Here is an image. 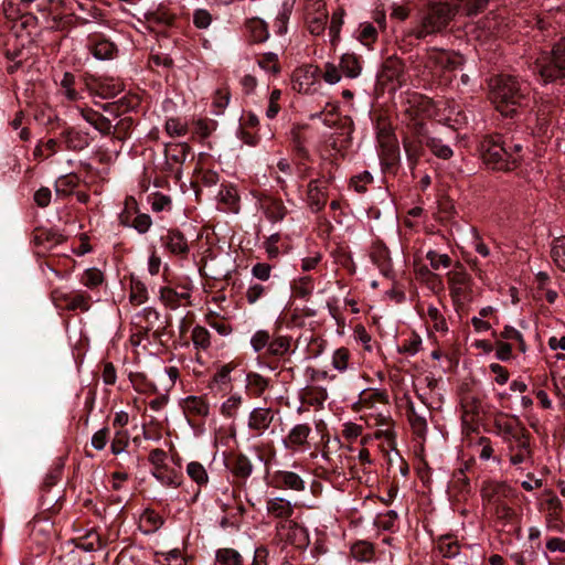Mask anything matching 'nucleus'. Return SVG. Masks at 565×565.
<instances>
[{
  "instance_id": "nucleus-22",
  "label": "nucleus",
  "mask_w": 565,
  "mask_h": 565,
  "mask_svg": "<svg viewBox=\"0 0 565 565\" xmlns=\"http://www.w3.org/2000/svg\"><path fill=\"white\" fill-rule=\"evenodd\" d=\"M390 403L388 394L381 388H365L359 394L355 403L358 412H366L373 409L377 404L387 405Z\"/></svg>"
},
{
  "instance_id": "nucleus-35",
  "label": "nucleus",
  "mask_w": 565,
  "mask_h": 565,
  "mask_svg": "<svg viewBox=\"0 0 565 565\" xmlns=\"http://www.w3.org/2000/svg\"><path fill=\"white\" fill-rule=\"evenodd\" d=\"M235 361L218 366L211 379V385H216L218 388H227L232 382L231 373L237 367Z\"/></svg>"
},
{
  "instance_id": "nucleus-49",
  "label": "nucleus",
  "mask_w": 565,
  "mask_h": 565,
  "mask_svg": "<svg viewBox=\"0 0 565 565\" xmlns=\"http://www.w3.org/2000/svg\"><path fill=\"white\" fill-rule=\"evenodd\" d=\"M489 0H456L452 6L456 9V13H463L466 15H473L483 10Z\"/></svg>"
},
{
  "instance_id": "nucleus-41",
  "label": "nucleus",
  "mask_w": 565,
  "mask_h": 565,
  "mask_svg": "<svg viewBox=\"0 0 565 565\" xmlns=\"http://www.w3.org/2000/svg\"><path fill=\"white\" fill-rule=\"evenodd\" d=\"M75 546L85 552H94L100 550L104 542L96 531H89L76 540Z\"/></svg>"
},
{
  "instance_id": "nucleus-34",
  "label": "nucleus",
  "mask_w": 565,
  "mask_h": 565,
  "mask_svg": "<svg viewBox=\"0 0 565 565\" xmlns=\"http://www.w3.org/2000/svg\"><path fill=\"white\" fill-rule=\"evenodd\" d=\"M245 28L253 43H263L269 38L268 25L259 18L248 19Z\"/></svg>"
},
{
  "instance_id": "nucleus-43",
  "label": "nucleus",
  "mask_w": 565,
  "mask_h": 565,
  "mask_svg": "<svg viewBox=\"0 0 565 565\" xmlns=\"http://www.w3.org/2000/svg\"><path fill=\"white\" fill-rule=\"evenodd\" d=\"M514 502H508L488 511L492 518L502 525L511 524L516 520V512L513 509Z\"/></svg>"
},
{
  "instance_id": "nucleus-6",
  "label": "nucleus",
  "mask_w": 565,
  "mask_h": 565,
  "mask_svg": "<svg viewBox=\"0 0 565 565\" xmlns=\"http://www.w3.org/2000/svg\"><path fill=\"white\" fill-rule=\"evenodd\" d=\"M132 333L131 343L141 344L142 340L161 341L164 334L167 323L161 319V315L152 307H146L138 311L131 319Z\"/></svg>"
},
{
  "instance_id": "nucleus-23",
  "label": "nucleus",
  "mask_w": 565,
  "mask_h": 565,
  "mask_svg": "<svg viewBox=\"0 0 565 565\" xmlns=\"http://www.w3.org/2000/svg\"><path fill=\"white\" fill-rule=\"evenodd\" d=\"M274 417L275 413L270 407H256L249 414L248 428L260 436L270 427Z\"/></svg>"
},
{
  "instance_id": "nucleus-18",
  "label": "nucleus",
  "mask_w": 565,
  "mask_h": 565,
  "mask_svg": "<svg viewBox=\"0 0 565 565\" xmlns=\"http://www.w3.org/2000/svg\"><path fill=\"white\" fill-rule=\"evenodd\" d=\"M162 245L172 255L185 259L190 253V246L184 234L178 228L168 230L161 237Z\"/></svg>"
},
{
  "instance_id": "nucleus-58",
  "label": "nucleus",
  "mask_w": 565,
  "mask_h": 565,
  "mask_svg": "<svg viewBox=\"0 0 565 565\" xmlns=\"http://www.w3.org/2000/svg\"><path fill=\"white\" fill-rule=\"evenodd\" d=\"M306 20L309 32L313 35H320L324 32L328 21V12H321L313 15L310 13L306 14Z\"/></svg>"
},
{
  "instance_id": "nucleus-5",
  "label": "nucleus",
  "mask_w": 565,
  "mask_h": 565,
  "mask_svg": "<svg viewBox=\"0 0 565 565\" xmlns=\"http://www.w3.org/2000/svg\"><path fill=\"white\" fill-rule=\"evenodd\" d=\"M408 107L405 113L413 120V129L417 135L416 140L409 138L403 139V146L406 151L407 158L413 163H416L420 157L422 146L425 145V124L420 119V113L429 106V100L422 95L414 94L407 99Z\"/></svg>"
},
{
  "instance_id": "nucleus-14",
  "label": "nucleus",
  "mask_w": 565,
  "mask_h": 565,
  "mask_svg": "<svg viewBox=\"0 0 565 565\" xmlns=\"http://www.w3.org/2000/svg\"><path fill=\"white\" fill-rule=\"evenodd\" d=\"M159 298L166 307L175 310L191 303V288L188 285H180L177 288L164 286L160 288Z\"/></svg>"
},
{
  "instance_id": "nucleus-45",
  "label": "nucleus",
  "mask_w": 565,
  "mask_h": 565,
  "mask_svg": "<svg viewBox=\"0 0 565 565\" xmlns=\"http://www.w3.org/2000/svg\"><path fill=\"white\" fill-rule=\"evenodd\" d=\"M328 398V392L321 386H307L301 395V399L311 406H322Z\"/></svg>"
},
{
  "instance_id": "nucleus-62",
  "label": "nucleus",
  "mask_w": 565,
  "mask_h": 565,
  "mask_svg": "<svg viewBox=\"0 0 565 565\" xmlns=\"http://www.w3.org/2000/svg\"><path fill=\"white\" fill-rule=\"evenodd\" d=\"M269 291V287L260 282H250L245 291L246 301L249 305L256 303L264 298Z\"/></svg>"
},
{
  "instance_id": "nucleus-31",
  "label": "nucleus",
  "mask_w": 565,
  "mask_h": 565,
  "mask_svg": "<svg viewBox=\"0 0 565 565\" xmlns=\"http://www.w3.org/2000/svg\"><path fill=\"white\" fill-rule=\"evenodd\" d=\"M232 475L239 479H247L253 473V463L244 454L233 455L227 462Z\"/></svg>"
},
{
  "instance_id": "nucleus-30",
  "label": "nucleus",
  "mask_w": 565,
  "mask_h": 565,
  "mask_svg": "<svg viewBox=\"0 0 565 565\" xmlns=\"http://www.w3.org/2000/svg\"><path fill=\"white\" fill-rule=\"evenodd\" d=\"M318 68L312 65H306L297 70L292 81V88L301 94H308L315 84V76Z\"/></svg>"
},
{
  "instance_id": "nucleus-52",
  "label": "nucleus",
  "mask_w": 565,
  "mask_h": 565,
  "mask_svg": "<svg viewBox=\"0 0 565 565\" xmlns=\"http://www.w3.org/2000/svg\"><path fill=\"white\" fill-rule=\"evenodd\" d=\"M148 300V290L146 285L139 280L132 278L130 280V292L129 301L134 306H140Z\"/></svg>"
},
{
  "instance_id": "nucleus-24",
  "label": "nucleus",
  "mask_w": 565,
  "mask_h": 565,
  "mask_svg": "<svg viewBox=\"0 0 565 565\" xmlns=\"http://www.w3.org/2000/svg\"><path fill=\"white\" fill-rule=\"evenodd\" d=\"M88 41V49L96 58L111 60L116 56L117 46L108 39L102 35H93Z\"/></svg>"
},
{
  "instance_id": "nucleus-1",
  "label": "nucleus",
  "mask_w": 565,
  "mask_h": 565,
  "mask_svg": "<svg viewBox=\"0 0 565 565\" xmlns=\"http://www.w3.org/2000/svg\"><path fill=\"white\" fill-rule=\"evenodd\" d=\"M489 87L491 103L504 117L513 118L530 105V84L516 76L498 75L490 79Z\"/></svg>"
},
{
  "instance_id": "nucleus-3",
  "label": "nucleus",
  "mask_w": 565,
  "mask_h": 565,
  "mask_svg": "<svg viewBox=\"0 0 565 565\" xmlns=\"http://www.w3.org/2000/svg\"><path fill=\"white\" fill-rule=\"evenodd\" d=\"M523 146L519 142L507 141L501 135L483 138L480 152L483 163L497 171H512L520 167L523 160Z\"/></svg>"
},
{
  "instance_id": "nucleus-53",
  "label": "nucleus",
  "mask_w": 565,
  "mask_h": 565,
  "mask_svg": "<svg viewBox=\"0 0 565 565\" xmlns=\"http://www.w3.org/2000/svg\"><path fill=\"white\" fill-rule=\"evenodd\" d=\"M216 562L218 565H244L243 556L239 552L230 547L216 551Z\"/></svg>"
},
{
  "instance_id": "nucleus-10",
  "label": "nucleus",
  "mask_w": 565,
  "mask_h": 565,
  "mask_svg": "<svg viewBox=\"0 0 565 565\" xmlns=\"http://www.w3.org/2000/svg\"><path fill=\"white\" fill-rule=\"evenodd\" d=\"M448 288L455 303H462L471 292L472 278L465 266L457 262L447 273Z\"/></svg>"
},
{
  "instance_id": "nucleus-19",
  "label": "nucleus",
  "mask_w": 565,
  "mask_h": 565,
  "mask_svg": "<svg viewBox=\"0 0 565 565\" xmlns=\"http://www.w3.org/2000/svg\"><path fill=\"white\" fill-rule=\"evenodd\" d=\"M191 151L186 142H170L166 145L164 157L169 171L180 174L181 166L185 162Z\"/></svg>"
},
{
  "instance_id": "nucleus-54",
  "label": "nucleus",
  "mask_w": 565,
  "mask_h": 565,
  "mask_svg": "<svg viewBox=\"0 0 565 565\" xmlns=\"http://www.w3.org/2000/svg\"><path fill=\"white\" fill-rule=\"evenodd\" d=\"M438 551L443 557L451 558L459 554L460 545L451 535H444L438 540Z\"/></svg>"
},
{
  "instance_id": "nucleus-36",
  "label": "nucleus",
  "mask_w": 565,
  "mask_h": 565,
  "mask_svg": "<svg viewBox=\"0 0 565 565\" xmlns=\"http://www.w3.org/2000/svg\"><path fill=\"white\" fill-rule=\"evenodd\" d=\"M146 19L150 24L153 25L172 26L175 22L177 17L167 8L159 7L156 10L147 13Z\"/></svg>"
},
{
  "instance_id": "nucleus-8",
  "label": "nucleus",
  "mask_w": 565,
  "mask_h": 565,
  "mask_svg": "<svg viewBox=\"0 0 565 565\" xmlns=\"http://www.w3.org/2000/svg\"><path fill=\"white\" fill-rule=\"evenodd\" d=\"M463 64V57L455 52L431 49L427 53L425 61V68L429 70L433 77H445V81H450L448 74L455 72Z\"/></svg>"
},
{
  "instance_id": "nucleus-32",
  "label": "nucleus",
  "mask_w": 565,
  "mask_h": 565,
  "mask_svg": "<svg viewBox=\"0 0 565 565\" xmlns=\"http://www.w3.org/2000/svg\"><path fill=\"white\" fill-rule=\"evenodd\" d=\"M292 338L289 335H271L268 350L265 354L269 358L284 359L291 351Z\"/></svg>"
},
{
  "instance_id": "nucleus-2",
  "label": "nucleus",
  "mask_w": 565,
  "mask_h": 565,
  "mask_svg": "<svg viewBox=\"0 0 565 565\" xmlns=\"http://www.w3.org/2000/svg\"><path fill=\"white\" fill-rule=\"evenodd\" d=\"M494 434L507 446L509 461L512 466L533 462L531 434L516 417L499 415L493 422Z\"/></svg>"
},
{
  "instance_id": "nucleus-40",
  "label": "nucleus",
  "mask_w": 565,
  "mask_h": 565,
  "mask_svg": "<svg viewBox=\"0 0 565 565\" xmlns=\"http://www.w3.org/2000/svg\"><path fill=\"white\" fill-rule=\"evenodd\" d=\"M140 523L145 527L143 532L149 534L158 531L163 525L164 520L154 510L146 509L140 516Z\"/></svg>"
},
{
  "instance_id": "nucleus-61",
  "label": "nucleus",
  "mask_w": 565,
  "mask_h": 565,
  "mask_svg": "<svg viewBox=\"0 0 565 565\" xmlns=\"http://www.w3.org/2000/svg\"><path fill=\"white\" fill-rule=\"evenodd\" d=\"M194 177L196 182L205 186L215 185L220 180V175L216 171L203 167H196L194 169Z\"/></svg>"
},
{
  "instance_id": "nucleus-26",
  "label": "nucleus",
  "mask_w": 565,
  "mask_h": 565,
  "mask_svg": "<svg viewBox=\"0 0 565 565\" xmlns=\"http://www.w3.org/2000/svg\"><path fill=\"white\" fill-rule=\"evenodd\" d=\"M32 242L35 246L50 250L54 246L63 243L64 236L54 230L38 227L33 231Z\"/></svg>"
},
{
  "instance_id": "nucleus-4",
  "label": "nucleus",
  "mask_w": 565,
  "mask_h": 565,
  "mask_svg": "<svg viewBox=\"0 0 565 565\" xmlns=\"http://www.w3.org/2000/svg\"><path fill=\"white\" fill-rule=\"evenodd\" d=\"M544 84L565 79V36L554 44L551 52H542L531 66Z\"/></svg>"
},
{
  "instance_id": "nucleus-25",
  "label": "nucleus",
  "mask_w": 565,
  "mask_h": 565,
  "mask_svg": "<svg viewBox=\"0 0 565 565\" xmlns=\"http://www.w3.org/2000/svg\"><path fill=\"white\" fill-rule=\"evenodd\" d=\"M61 142L64 145L65 150L81 151L88 147V134L79 131L75 128H66L61 132Z\"/></svg>"
},
{
  "instance_id": "nucleus-60",
  "label": "nucleus",
  "mask_w": 565,
  "mask_h": 565,
  "mask_svg": "<svg viewBox=\"0 0 565 565\" xmlns=\"http://www.w3.org/2000/svg\"><path fill=\"white\" fill-rule=\"evenodd\" d=\"M81 282L85 287L94 289L104 282V274L98 268H88L82 275Z\"/></svg>"
},
{
  "instance_id": "nucleus-44",
  "label": "nucleus",
  "mask_w": 565,
  "mask_h": 565,
  "mask_svg": "<svg viewBox=\"0 0 565 565\" xmlns=\"http://www.w3.org/2000/svg\"><path fill=\"white\" fill-rule=\"evenodd\" d=\"M79 178L74 173L62 175L55 181V192L63 198L68 196L77 188Z\"/></svg>"
},
{
  "instance_id": "nucleus-33",
  "label": "nucleus",
  "mask_w": 565,
  "mask_h": 565,
  "mask_svg": "<svg viewBox=\"0 0 565 565\" xmlns=\"http://www.w3.org/2000/svg\"><path fill=\"white\" fill-rule=\"evenodd\" d=\"M370 257L383 274H387L391 270L390 250L383 243L375 242L372 245Z\"/></svg>"
},
{
  "instance_id": "nucleus-51",
  "label": "nucleus",
  "mask_w": 565,
  "mask_h": 565,
  "mask_svg": "<svg viewBox=\"0 0 565 565\" xmlns=\"http://www.w3.org/2000/svg\"><path fill=\"white\" fill-rule=\"evenodd\" d=\"M191 340L196 350L207 351L211 348V333L202 326H195L191 332Z\"/></svg>"
},
{
  "instance_id": "nucleus-55",
  "label": "nucleus",
  "mask_w": 565,
  "mask_h": 565,
  "mask_svg": "<svg viewBox=\"0 0 565 565\" xmlns=\"http://www.w3.org/2000/svg\"><path fill=\"white\" fill-rule=\"evenodd\" d=\"M60 90L61 94L71 102H75L81 98L79 92L75 88V76L70 72L64 73Z\"/></svg>"
},
{
  "instance_id": "nucleus-59",
  "label": "nucleus",
  "mask_w": 565,
  "mask_h": 565,
  "mask_svg": "<svg viewBox=\"0 0 565 565\" xmlns=\"http://www.w3.org/2000/svg\"><path fill=\"white\" fill-rule=\"evenodd\" d=\"M427 317L434 328L435 331L440 333H446L448 331V324L444 317V315L440 312V310L430 305L427 308Z\"/></svg>"
},
{
  "instance_id": "nucleus-28",
  "label": "nucleus",
  "mask_w": 565,
  "mask_h": 565,
  "mask_svg": "<svg viewBox=\"0 0 565 565\" xmlns=\"http://www.w3.org/2000/svg\"><path fill=\"white\" fill-rule=\"evenodd\" d=\"M79 113L83 119L92 125L103 136H110L113 134V122L100 113L92 108H81Z\"/></svg>"
},
{
  "instance_id": "nucleus-42",
  "label": "nucleus",
  "mask_w": 565,
  "mask_h": 565,
  "mask_svg": "<svg viewBox=\"0 0 565 565\" xmlns=\"http://www.w3.org/2000/svg\"><path fill=\"white\" fill-rule=\"evenodd\" d=\"M268 379L260 375L259 373L249 372L246 375V388L252 395L256 397H259L268 388Z\"/></svg>"
},
{
  "instance_id": "nucleus-50",
  "label": "nucleus",
  "mask_w": 565,
  "mask_h": 565,
  "mask_svg": "<svg viewBox=\"0 0 565 565\" xmlns=\"http://www.w3.org/2000/svg\"><path fill=\"white\" fill-rule=\"evenodd\" d=\"M186 473L200 488L206 486L209 482L207 471L199 461L189 462L186 465Z\"/></svg>"
},
{
  "instance_id": "nucleus-64",
  "label": "nucleus",
  "mask_w": 565,
  "mask_h": 565,
  "mask_svg": "<svg viewBox=\"0 0 565 565\" xmlns=\"http://www.w3.org/2000/svg\"><path fill=\"white\" fill-rule=\"evenodd\" d=\"M130 435L126 429H118L110 444V450L114 455H120L129 445Z\"/></svg>"
},
{
  "instance_id": "nucleus-27",
  "label": "nucleus",
  "mask_w": 565,
  "mask_h": 565,
  "mask_svg": "<svg viewBox=\"0 0 565 565\" xmlns=\"http://www.w3.org/2000/svg\"><path fill=\"white\" fill-rule=\"evenodd\" d=\"M266 511L270 518L287 521L294 514V505L282 497H275L266 501Z\"/></svg>"
},
{
  "instance_id": "nucleus-47",
  "label": "nucleus",
  "mask_w": 565,
  "mask_h": 565,
  "mask_svg": "<svg viewBox=\"0 0 565 565\" xmlns=\"http://www.w3.org/2000/svg\"><path fill=\"white\" fill-rule=\"evenodd\" d=\"M138 213L139 206L137 200L134 196H127L124 202V209L118 215L119 224L129 227Z\"/></svg>"
},
{
  "instance_id": "nucleus-11",
  "label": "nucleus",
  "mask_w": 565,
  "mask_h": 565,
  "mask_svg": "<svg viewBox=\"0 0 565 565\" xmlns=\"http://www.w3.org/2000/svg\"><path fill=\"white\" fill-rule=\"evenodd\" d=\"M252 195L256 200L258 210L262 211L269 222L278 223L287 216L288 209L280 198L264 191H253Z\"/></svg>"
},
{
  "instance_id": "nucleus-9",
  "label": "nucleus",
  "mask_w": 565,
  "mask_h": 565,
  "mask_svg": "<svg viewBox=\"0 0 565 565\" xmlns=\"http://www.w3.org/2000/svg\"><path fill=\"white\" fill-rule=\"evenodd\" d=\"M483 508L491 511L501 504L515 502L518 493L510 484L504 481L487 480L483 481L480 490Z\"/></svg>"
},
{
  "instance_id": "nucleus-56",
  "label": "nucleus",
  "mask_w": 565,
  "mask_h": 565,
  "mask_svg": "<svg viewBox=\"0 0 565 565\" xmlns=\"http://www.w3.org/2000/svg\"><path fill=\"white\" fill-rule=\"evenodd\" d=\"M551 257L555 265L565 271V236H559L553 239L551 246Z\"/></svg>"
},
{
  "instance_id": "nucleus-7",
  "label": "nucleus",
  "mask_w": 565,
  "mask_h": 565,
  "mask_svg": "<svg viewBox=\"0 0 565 565\" xmlns=\"http://www.w3.org/2000/svg\"><path fill=\"white\" fill-rule=\"evenodd\" d=\"M456 14L452 3H434L429 7L422 23L413 30L412 34L417 39H424L429 34L439 32L447 26Z\"/></svg>"
},
{
  "instance_id": "nucleus-13",
  "label": "nucleus",
  "mask_w": 565,
  "mask_h": 565,
  "mask_svg": "<svg viewBox=\"0 0 565 565\" xmlns=\"http://www.w3.org/2000/svg\"><path fill=\"white\" fill-rule=\"evenodd\" d=\"M405 412L413 434L418 438H425L428 428L427 415H429L427 406L416 407L414 402L407 398Z\"/></svg>"
},
{
  "instance_id": "nucleus-46",
  "label": "nucleus",
  "mask_w": 565,
  "mask_h": 565,
  "mask_svg": "<svg viewBox=\"0 0 565 565\" xmlns=\"http://www.w3.org/2000/svg\"><path fill=\"white\" fill-rule=\"evenodd\" d=\"M404 75V63L395 56L386 58L383 64V76L387 81H398Z\"/></svg>"
},
{
  "instance_id": "nucleus-29",
  "label": "nucleus",
  "mask_w": 565,
  "mask_h": 565,
  "mask_svg": "<svg viewBox=\"0 0 565 565\" xmlns=\"http://www.w3.org/2000/svg\"><path fill=\"white\" fill-rule=\"evenodd\" d=\"M462 407V425L468 429H473V425L477 422L481 412V402L476 396H466L461 402Z\"/></svg>"
},
{
  "instance_id": "nucleus-16",
  "label": "nucleus",
  "mask_w": 565,
  "mask_h": 565,
  "mask_svg": "<svg viewBox=\"0 0 565 565\" xmlns=\"http://www.w3.org/2000/svg\"><path fill=\"white\" fill-rule=\"evenodd\" d=\"M514 565H551L547 553L542 552L540 547L524 545L522 550L509 554Z\"/></svg>"
},
{
  "instance_id": "nucleus-21",
  "label": "nucleus",
  "mask_w": 565,
  "mask_h": 565,
  "mask_svg": "<svg viewBox=\"0 0 565 565\" xmlns=\"http://www.w3.org/2000/svg\"><path fill=\"white\" fill-rule=\"evenodd\" d=\"M310 434L311 427L309 424H297L291 427L288 435L284 438V447L294 452L303 450L308 446Z\"/></svg>"
},
{
  "instance_id": "nucleus-63",
  "label": "nucleus",
  "mask_w": 565,
  "mask_h": 565,
  "mask_svg": "<svg viewBox=\"0 0 565 565\" xmlns=\"http://www.w3.org/2000/svg\"><path fill=\"white\" fill-rule=\"evenodd\" d=\"M132 127L134 119L131 117H124L116 125H114L113 134L110 136L119 141H124L129 137Z\"/></svg>"
},
{
  "instance_id": "nucleus-37",
  "label": "nucleus",
  "mask_w": 565,
  "mask_h": 565,
  "mask_svg": "<svg viewBox=\"0 0 565 565\" xmlns=\"http://www.w3.org/2000/svg\"><path fill=\"white\" fill-rule=\"evenodd\" d=\"M339 67L342 73L350 78L358 77L362 71L360 58L351 53H345L341 56Z\"/></svg>"
},
{
  "instance_id": "nucleus-17",
  "label": "nucleus",
  "mask_w": 565,
  "mask_h": 565,
  "mask_svg": "<svg viewBox=\"0 0 565 565\" xmlns=\"http://www.w3.org/2000/svg\"><path fill=\"white\" fill-rule=\"evenodd\" d=\"M269 484L278 490L301 492L306 489L305 480L296 472L277 470L271 475Z\"/></svg>"
},
{
  "instance_id": "nucleus-57",
  "label": "nucleus",
  "mask_w": 565,
  "mask_h": 565,
  "mask_svg": "<svg viewBox=\"0 0 565 565\" xmlns=\"http://www.w3.org/2000/svg\"><path fill=\"white\" fill-rule=\"evenodd\" d=\"M417 278L425 282L430 289H441L443 280L439 275L433 273L427 266L423 265L416 269Z\"/></svg>"
},
{
  "instance_id": "nucleus-39",
  "label": "nucleus",
  "mask_w": 565,
  "mask_h": 565,
  "mask_svg": "<svg viewBox=\"0 0 565 565\" xmlns=\"http://www.w3.org/2000/svg\"><path fill=\"white\" fill-rule=\"evenodd\" d=\"M129 381L132 387L141 394H154L157 393V386L152 383L145 373L130 372Z\"/></svg>"
},
{
  "instance_id": "nucleus-48",
  "label": "nucleus",
  "mask_w": 565,
  "mask_h": 565,
  "mask_svg": "<svg viewBox=\"0 0 565 565\" xmlns=\"http://www.w3.org/2000/svg\"><path fill=\"white\" fill-rule=\"evenodd\" d=\"M313 290V280L310 276H302L291 282V292L295 298L307 299Z\"/></svg>"
},
{
  "instance_id": "nucleus-12",
  "label": "nucleus",
  "mask_w": 565,
  "mask_h": 565,
  "mask_svg": "<svg viewBox=\"0 0 565 565\" xmlns=\"http://www.w3.org/2000/svg\"><path fill=\"white\" fill-rule=\"evenodd\" d=\"M52 300L56 307L68 311L79 310L86 312L92 303V297L81 290L67 292L62 289H54L52 291Z\"/></svg>"
},
{
  "instance_id": "nucleus-38",
  "label": "nucleus",
  "mask_w": 565,
  "mask_h": 565,
  "mask_svg": "<svg viewBox=\"0 0 565 565\" xmlns=\"http://www.w3.org/2000/svg\"><path fill=\"white\" fill-rule=\"evenodd\" d=\"M425 146L439 159L448 160L454 156L449 145L445 143L439 137H425Z\"/></svg>"
},
{
  "instance_id": "nucleus-15",
  "label": "nucleus",
  "mask_w": 565,
  "mask_h": 565,
  "mask_svg": "<svg viewBox=\"0 0 565 565\" xmlns=\"http://www.w3.org/2000/svg\"><path fill=\"white\" fill-rule=\"evenodd\" d=\"M332 180L328 179H313L307 186V203L312 212H320L324 209L328 200L327 184Z\"/></svg>"
},
{
  "instance_id": "nucleus-20",
  "label": "nucleus",
  "mask_w": 565,
  "mask_h": 565,
  "mask_svg": "<svg viewBox=\"0 0 565 565\" xmlns=\"http://www.w3.org/2000/svg\"><path fill=\"white\" fill-rule=\"evenodd\" d=\"M184 415L189 420L204 419L210 414V404L205 396L190 395L180 403Z\"/></svg>"
}]
</instances>
